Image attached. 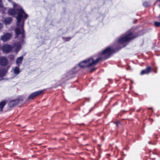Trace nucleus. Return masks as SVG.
Here are the masks:
<instances>
[{"label":"nucleus","mask_w":160,"mask_h":160,"mask_svg":"<svg viewBox=\"0 0 160 160\" xmlns=\"http://www.w3.org/2000/svg\"><path fill=\"white\" fill-rule=\"evenodd\" d=\"M13 9H9L8 12L10 15H15L16 13H17L16 18L18 27L15 30L16 37L18 38L20 36L21 38L20 39V40L22 41L24 37L23 27L24 21L27 19L28 15L25 13L20 6L15 3H13Z\"/></svg>","instance_id":"f257e3e1"},{"label":"nucleus","mask_w":160,"mask_h":160,"mask_svg":"<svg viewBox=\"0 0 160 160\" xmlns=\"http://www.w3.org/2000/svg\"><path fill=\"white\" fill-rule=\"evenodd\" d=\"M100 58H96V57L90 58L80 62L79 65L80 67L84 68L94 66L100 61Z\"/></svg>","instance_id":"f03ea898"},{"label":"nucleus","mask_w":160,"mask_h":160,"mask_svg":"<svg viewBox=\"0 0 160 160\" xmlns=\"http://www.w3.org/2000/svg\"><path fill=\"white\" fill-rule=\"evenodd\" d=\"M13 46L9 44H6L3 45L2 49L3 51L6 52H10L12 50V48H14V52L17 54L19 50L21 49V45L19 42H15L13 44Z\"/></svg>","instance_id":"7ed1b4c3"},{"label":"nucleus","mask_w":160,"mask_h":160,"mask_svg":"<svg viewBox=\"0 0 160 160\" xmlns=\"http://www.w3.org/2000/svg\"><path fill=\"white\" fill-rule=\"evenodd\" d=\"M116 50L112 47H109L106 48L102 52L99 54L98 56L96 57V58H100V60L103 58H108L109 55L115 51Z\"/></svg>","instance_id":"20e7f679"},{"label":"nucleus","mask_w":160,"mask_h":160,"mask_svg":"<svg viewBox=\"0 0 160 160\" xmlns=\"http://www.w3.org/2000/svg\"><path fill=\"white\" fill-rule=\"evenodd\" d=\"M136 37L134 36L132 33L130 32L118 39V42L120 44H122L129 41L132 39L135 38Z\"/></svg>","instance_id":"39448f33"},{"label":"nucleus","mask_w":160,"mask_h":160,"mask_svg":"<svg viewBox=\"0 0 160 160\" xmlns=\"http://www.w3.org/2000/svg\"><path fill=\"white\" fill-rule=\"evenodd\" d=\"M22 99H16L11 101L8 104V106L10 107H14L18 103L22 102Z\"/></svg>","instance_id":"423d86ee"},{"label":"nucleus","mask_w":160,"mask_h":160,"mask_svg":"<svg viewBox=\"0 0 160 160\" xmlns=\"http://www.w3.org/2000/svg\"><path fill=\"white\" fill-rule=\"evenodd\" d=\"M43 90H39L31 94L28 97V99H32L34 98L41 95L43 92Z\"/></svg>","instance_id":"0eeeda50"},{"label":"nucleus","mask_w":160,"mask_h":160,"mask_svg":"<svg viewBox=\"0 0 160 160\" xmlns=\"http://www.w3.org/2000/svg\"><path fill=\"white\" fill-rule=\"evenodd\" d=\"M12 36V33H7L2 36L1 37V39L3 42H6L9 40Z\"/></svg>","instance_id":"6e6552de"},{"label":"nucleus","mask_w":160,"mask_h":160,"mask_svg":"<svg viewBox=\"0 0 160 160\" xmlns=\"http://www.w3.org/2000/svg\"><path fill=\"white\" fill-rule=\"evenodd\" d=\"M8 63V61L6 58L4 57H0V64L5 66Z\"/></svg>","instance_id":"1a4fd4ad"},{"label":"nucleus","mask_w":160,"mask_h":160,"mask_svg":"<svg viewBox=\"0 0 160 160\" xmlns=\"http://www.w3.org/2000/svg\"><path fill=\"white\" fill-rule=\"evenodd\" d=\"M19 67L18 66L13 67L11 70V72L16 75L19 74L21 72Z\"/></svg>","instance_id":"9d476101"},{"label":"nucleus","mask_w":160,"mask_h":160,"mask_svg":"<svg viewBox=\"0 0 160 160\" xmlns=\"http://www.w3.org/2000/svg\"><path fill=\"white\" fill-rule=\"evenodd\" d=\"M151 70V68L150 66H148L145 69L143 70L141 72V74L143 75L145 74H148Z\"/></svg>","instance_id":"9b49d317"},{"label":"nucleus","mask_w":160,"mask_h":160,"mask_svg":"<svg viewBox=\"0 0 160 160\" xmlns=\"http://www.w3.org/2000/svg\"><path fill=\"white\" fill-rule=\"evenodd\" d=\"M23 59V56H21L17 58L16 61L17 64L18 66H19L22 63V62Z\"/></svg>","instance_id":"f8f14e48"},{"label":"nucleus","mask_w":160,"mask_h":160,"mask_svg":"<svg viewBox=\"0 0 160 160\" xmlns=\"http://www.w3.org/2000/svg\"><path fill=\"white\" fill-rule=\"evenodd\" d=\"M12 20V18L10 17L6 18L4 20V23L6 25L9 24H10Z\"/></svg>","instance_id":"ddd939ff"},{"label":"nucleus","mask_w":160,"mask_h":160,"mask_svg":"<svg viewBox=\"0 0 160 160\" xmlns=\"http://www.w3.org/2000/svg\"><path fill=\"white\" fill-rule=\"evenodd\" d=\"M5 101H2L0 103V111H2L3 108L6 104Z\"/></svg>","instance_id":"4468645a"},{"label":"nucleus","mask_w":160,"mask_h":160,"mask_svg":"<svg viewBox=\"0 0 160 160\" xmlns=\"http://www.w3.org/2000/svg\"><path fill=\"white\" fill-rule=\"evenodd\" d=\"M71 37H62V39L65 41H68L71 39Z\"/></svg>","instance_id":"2eb2a0df"},{"label":"nucleus","mask_w":160,"mask_h":160,"mask_svg":"<svg viewBox=\"0 0 160 160\" xmlns=\"http://www.w3.org/2000/svg\"><path fill=\"white\" fill-rule=\"evenodd\" d=\"M9 58L11 60H13L14 58V56L12 55H10L9 56Z\"/></svg>","instance_id":"dca6fc26"},{"label":"nucleus","mask_w":160,"mask_h":160,"mask_svg":"<svg viewBox=\"0 0 160 160\" xmlns=\"http://www.w3.org/2000/svg\"><path fill=\"white\" fill-rule=\"evenodd\" d=\"M143 6L145 7H147L148 6V3L146 2H144L143 3Z\"/></svg>","instance_id":"f3484780"},{"label":"nucleus","mask_w":160,"mask_h":160,"mask_svg":"<svg viewBox=\"0 0 160 160\" xmlns=\"http://www.w3.org/2000/svg\"><path fill=\"white\" fill-rule=\"evenodd\" d=\"M3 4H2V0H0V8H3Z\"/></svg>","instance_id":"a211bd4d"},{"label":"nucleus","mask_w":160,"mask_h":160,"mask_svg":"<svg viewBox=\"0 0 160 160\" xmlns=\"http://www.w3.org/2000/svg\"><path fill=\"white\" fill-rule=\"evenodd\" d=\"M4 76V74L3 73L0 72V77H3Z\"/></svg>","instance_id":"6ab92c4d"},{"label":"nucleus","mask_w":160,"mask_h":160,"mask_svg":"<svg viewBox=\"0 0 160 160\" xmlns=\"http://www.w3.org/2000/svg\"><path fill=\"white\" fill-rule=\"evenodd\" d=\"M3 27L2 24L0 23V29L2 28Z\"/></svg>","instance_id":"aec40b11"},{"label":"nucleus","mask_w":160,"mask_h":160,"mask_svg":"<svg viewBox=\"0 0 160 160\" xmlns=\"http://www.w3.org/2000/svg\"><path fill=\"white\" fill-rule=\"evenodd\" d=\"M120 123V122L119 121H118L116 122L115 123V124L116 125V126H118V124H119V123Z\"/></svg>","instance_id":"412c9836"},{"label":"nucleus","mask_w":160,"mask_h":160,"mask_svg":"<svg viewBox=\"0 0 160 160\" xmlns=\"http://www.w3.org/2000/svg\"><path fill=\"white\" fill-rule=\"evenodd\" d=\"M95 69V68H93L91 70V72H93V71Z\"/></svg>","instance_id":"4be33fe9"},{"label":"nucleus","mask_w":160,"mask_h":160,"mask_svg":"<svg viewBox=\"0 0 160 160\" xmlns=\"http://www.w3.org/2000/svg\"><path fill=\"white\" fill-rule=\"evenodd\" d=\"M154 72H155V73H156V72H156V71H154Z\"/></svg>","instance_id":"5701e85b"},{"label":"nucleus","mask_w":160,"mask_h":160,"mask_svg":"<svg viewBox=\"0 0 160 160\" xmlns=\"http://www.w3.org/2000/svg\"><path fill=\"white\" fill-rule=\"evenodd\" d=\"M6 9V8H4V9L5 10Z\"/></svg>","instance_id":"b1692460"}]
</instances>
